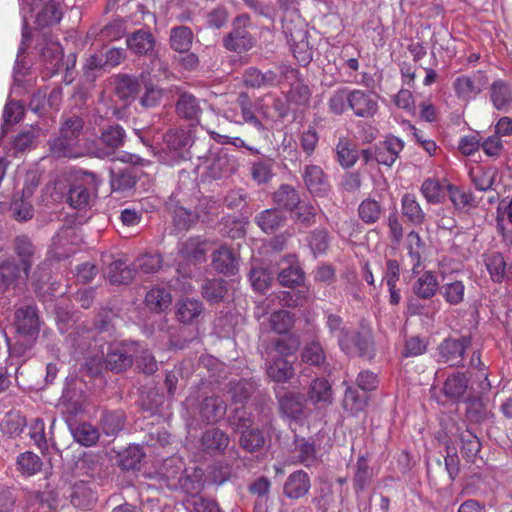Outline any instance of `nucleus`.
Wrapping results in <instances>:
<instances>
[{
    "label": "nucleus",
    "mask_w": 512,
    "mask_h": 512,
    "mask_svg": "<svg viewBox=\"0 0 512 512\" xmlns=\"http://www.w3.org/2000/svg\"><path fill=\"white\" fill-rule=\"evenodd\" d=\"M277 279L280 285L294 288L304 282V272L294 255H288L278 263Z\"/></svg>",
    "instance_id": "nucleus-15"
},
{
    "label": "nucleus",
    "mask_w": 512,
    "mask_h": 512,
    "mask_svg": "<svg viewBox=\"0 0 512 512\" xmlns=\"http://www.w3.org/2000/svg\"><path fill=\"white\" fill-rule=\"evenodd\" d=\"M376 162L380 165L392 167L404 149V142L396 137L389 136L375 145Z\"/></svg>",
    "instance_id": "nucleus-20"
},
{
    "label": "nucleus",
    "mask_w": 512,
    "mask_h": 512,
    "mask_svg": "<svg viewBox=\"0 0 512 512\" xmlns=\"http://www.w3.org/2000/svg\"><path fill=\"white\" fill-rule=\"evenodd\" d=\"M302 178L304 184L313 197L323 198L330 192V184L323 169L314 164L306 165L303 168Z\"/></svg>",
    "instance_id": "nucleus-11"
},
{
    "label": "nucleus",
    "mask_w": 512,
    "mask_h": 512,
    "mask_svg": "<svg viewBox=\"0 0 512 512\" xmlns=\"http://www.w3.org/2000/svg\"><path fill=\"white\" fill-rule=\"evenodd\" d=\"M212 266L218 273L234 275L238 270L235 254L227 246H221L212 254Z\"/></svg>",
    "instance_id": "nucleus-34"
},
{
    "label": "nucleus",
    "mask_w": 512,
    "mask_h": 512,
    "mask_svg": "<svg viewBox=\"0 0 512 512\" xmlns=\"http://www.w3.org/2000/svg\"><path fill=\"white\" fill-rule=\"evenodd\" d=\"M46 68L52 74L58 73L64 66L63 52L59 44L52 43L43 48L41 54Z\"/></svg>",
    "instance_id": "nucleus-52"
},
{
    "label": "nucleus",
    "mask_w": 512,
    "mask_h": 512,
    "mask_svg": "<svg viewBox=\"0 0 512 512\" xmlns=\"http://www.w3.org/2000/svg\"><path fill=\"white\" fill-rule=\"evenodd\" d=\"M175 110L180 118L198 123L203 109L200 100L190 92H180L175 105Z\"/></svg>",
    "instance_id": "nucleus-21"
},
{
    "label": "nucleus",
    "mask_w": 512,
    "mask_h": 512,
    "mask_svg": "<svg viewBox=\"0 0 512 512\" xmlns=\"http://www.w3.org/2000/svg\"><path fill=\"white\" fill-rule=\"evenodd\" d=\"M420 191L429 204H440L445 201L447 184L435 178H427L423 181Z\"/></svg>",
    "instance_id": "nucleus-41"
},
{
    "label": "nucleus",
    "mask_w": 512,
    "mask_h": 512,
    "mask_svg": "<svg viewBox=\"0 0 512 512\" xmlns=\"http://www.w3.org/2000/svg\"><path fill=\"white\" fill-rule=\"evenodd\" d=\"M184 198L180 192H173L165 202L171 216L173 230L177 233L191 229L197 223V216L183 206Z\"/></svg>",
    "instance_id": "nucleus-6"
},
{
    "label": "nucleus",
    "mask_w": 512,
    "mask_h": 512,
    "mask_svg": "<svg viewBox=\"0 0 512 512\" xmlns=\"http://www.w3.org/2000/svg\"><path fill=\"white\" fill-rule=\"evenodd\" d=\"M105 115L101 114L98 106L95 110V125L99 126V136L88 148V153L96 158L105 159L113 156L116 151L125 145L127 134L125 129L118 123L101 126Z\"/></svg>",
    "instance_id": "nucleus-2"
},
{
    "label": "nucleus",
    "mask_w": 512,
    "mask_h": 512,
    "mask_svg": "<svg viewBox=\"0 0 512 512\" xmlns=\"http://www.w3.org/2000/svg\"><path fill=\"white\" fill-rule=\"evenodd\" d=\"M301 360L309 365L320 367L325 363L326 354L318 341H311L305 344L301 351Z\"/></svg>",
    "instance_id": "nucleus-56"
},
{
    "label": "nucleus",
    "mask_w": 512,
    "mask_h": 512,
    "mask_svg": "<svg viewBox=\"0 0 512 512\" xmlns=\"http://www.w3.org/2000/svg\"><path fill=\"white\" fill-rule=\"evenodd\" d=\"M308 245L314 255L324 254L330 245V236L326 228H316L310 232L307 238Z\"/></svg>",
    "instance_id": "nucleus-62"
},
{
    "label": "nucleus",
    "mask_w": 512,
    "mask_h": 512,
    "mask_svg": "<svg viewBox=\"0 0 512 512\" xmlns=\"http://www.w3.org/2000/svg\"><path fill=\"white\" fill-rule=\"evenodd\" d=\"M311 489V479L304 470L291 473L283 484V494L291 500H298L306 496Z\"/></svg>",
    "instance_id": "nucleus-18"
},
{
    "label": "nucleus",
    "mask_w": 512,
    "mask_h": 512,
    "mask_svg": "<svg viewBox=\"0 0 512 512\" xmlns=\"http://www.w3.org/2000/svg\"><path fill=\"white\" fill-rule=\"evenodd\" d=\"M311 90L308 85L298 80L293 83L286 94V100L289 104L297 107L307 106L310 102Z\"/></svg>",
    "instance_id": "nucleus-55"
},
{
    "label": "nucleus",
    "mask_w": 512,
    "mask_h": 512,
    "mask_svg": "<svg viewBox=\"0 0 512 512\" xmlns=\"http://www.w3.org/2000/svg\"><path fill=\"white\" fill-rule=\"evenodd\" d=\"M382 214L381 204L371 198L363 200L358 207V215L366 224L376 223Z\"/></svg>",
    "instance_id": "nucleus-63"
},
{
    "label": "nucleus",
    "mask_w": 512,
    "mask_h": 512,
    "mask_svg": "<svg viewBox=\"0 0 512 512\" xmlns=\"http://www.w3.org/2000/svg\"><path fill=\"white\" fill-rule=\"evenodd\" d=\"M106 275L112 284H128L136 274L133 264L128 265L124 260L118 259L108 265Z\"/></svg>",
    "instance_id": "nucleus-37"
},
{
    "label": "nucleus",
    "mask_w": 512,
    "mask_h": 512,
    "mask_svg": "<svg viewBox=\"0 0 512 512\" xmlns=\"http://www.w3.org/2000/svg\"><path fill=\"white\" fill-rule=\"evenodd\" d=\"M139 352V343L121 341L108 346L104 357V366L114 373H121L133 365L134 357Z\"/></svg>",
    "instance_id": "nucleus-4"
},
{
    "label": "nucleus",
    "mask_w": 512,
    "mask_h": 512,
    "mask_svg": "<svg viewBox=\"0 0 512 512\" xmlns=\"http://www.w3.org/2000/svg\"><path fill=\"white\" fill-rule=\"evenodd\" d=\"M440 289L436 276L431 271L424 272L414 283L413 292L421 299H430Z\"/></svg>",
    "instance_id": "nucleus-43"
},
{
    "label": "nucleus",
    "mask_w": 512,
    "mask_h": 512,
    "mask_svg": "<svg viewBox=\"0 0 512 512\" xmlns=\"http://www.w3.org/2000/svg\"><path fill=\"white\" fill-rule=\"evenodd\" d=\"M319 208L311 202L300 201V205L292 211V217L296 223L305 228L316 223Z\"/></svg>",
    "instance_id": "nucleus-50"
},
{
    "label": "nucleus",
    "mask_w": 512,
    "mask_h": 512,
    "mask_svg": "<svg viewBox=\"0 0 512 512\" xmlns=\"http://www.w3.org/2000/svg\"><path fill=\"white\" fill-rule=\"evenodd\" d=\"M250 23L248 14L237 16L232 23V30L223 37L222 44L225 49L231 52L243 53L254 46V38L246 27Z\"/></svg>",
    "instance_id": "nucleus-5"
},
{
    "label": "nucleus",
    "mask_w": 512,
    "mask_h": 512,
    "mask_svg": "<svg viewBox=\"0 0 512 512\" xmlns=\"http://www.w3.org/2000/svg\"><path fill=\"white\" fill-rule=\"evenodd\" d=\"M193 41V32L187 26L174 27L170 33V46L179 53L190 50Z\"/></svg>",
    "instance_id": "nucleus-45"
},
{
    "label": "nucleus",
    "mask_w": 512,
    "mask_h": 512,
    "mask_svg": "<svg viewBox=\"0 0 512 512\" xmlns=\"http://www.w3.org/2000/svg\"><path fill=\"white\" fill-rule=\"evenodd\" d=\"M227 412V404L216 395L203 398L197 405V417L205 424H215L222 420Z\"/></svg>",
    "instance_id": "nucleus-13"
},
{
    "label": "nucleus",
    "mask_w": 512,
    "mask_h": 512,
    "mask_svg": "<svg viewBox=\"0 0 512 512\" xmlns=\"http://www.w3.org/2000/svg\"><path fill=\"white\" fill-rule=\"evenodd\" d=\"M62 15L60 3L56 0H47L36 15V23L41 28L52 26L60 22Z\"/></svg>",
    "instance_id": "nucleus-42"
},
{
    "label": "nucleus",
    "mask_w": 512,
    "mask_h": 512,
    "mask_svg": "<svg viewBox=\"0 0 512 512\" xmlns=\"http://www.w3.org/2000/svg\"><path fill=\"white\" fill-rule=\"evenodd\" d=\"M171 303V295L165 288H153L145 296L146 306L153 312L164 311Z\"/></svg>",
    "instance_id": "nucleus-47"
},
{
    "label": "nucleus",
    "mask_w": 512,
    "mask_h": 512,
    "mask_svg": "<svg viewBox=\"0 0 512 512\" xmlns=\"http://www.w3.org/2000/svg\"><path fill=\"white\" fill-rule=\"evenodd\" d=\"M284 33L298 63L302 66L308 65L313 58V52L307 39V30L299 28L292 31L285 27Z\"/></svg>",
    "instance_id": "nucleus-12"
},
{
    "label": "nucleus",
    "mask_w": 512,
    "mask_h": 512,
    "mask_svg": "<svg viewBox=\"0 0 512 512\" xmlns=\"http://www.w3.org/2000/svg\"><path fill=\"white\" fill-rule=\"evenodd\" d=\"M377 95L362 89H350L349 109L359 118H372L378 111Z\"/></svg>",
    "instance_id": "nucleus-8"
},
{
    "label": "nucleus",
    "mask_w": 512,
    "mask_h": 512,
    "mask_svg": "<svg viewBox=\"0 0 512 512\" xmlns=\"http://www.w3.org/2000/svg\"><path fill=\"white\" fill-rule=\"evenodd\" d=\"M126 423V414L123 410H105L102 412L99 426L108 437H116Z\"/></svg>",
    "instance_id": "nucleus-30"
},
{
    "label": "nucleus",
    "mask_w": 512,
    "mask_h": 512,
    "mask_svg": "<svg viewBox=\"0 0 512 512\" xmlns=\"http://www.w3.org/2000/svg\"><path fill=\"white\" fill-rule=\"evenodd\" d=\"M230 443L229 435L217 428L205 430L200 438V450L208 455H221L225 452Z\"/></svg>",
    "instance_id": "nucleus-16"
},
{
    "label": "nucleus",
    "mask_w": 512,
    "mask_h": 512,
    "mask_svg": "<svg viewBox=\"0 0 512 512\" xmlns=\"http://www.w3.org/2000/svg\"><path fill=\"white\" fill-rule=\"evenodd\" d=\"M127 48L137 56H153L156 39L148 29H138L126 38Z\"/></svg>",
    "instance_id": "nucleus-17"
},
{
    "label": "nucleus",
    "mask_w": 512,
    "mask_h": 512,
    "mask_svg": "<svg viewBox=\"0 0 512 512\" xmlns=\"http://www.w3.org/2000/svg\"><path fill=\"white\" fill-rule=\"evenodd\" d=\"M280 412L292 419H298L303 414L304 396L293 391L276 392Z\"/></svg>",
    "instance_id": "nucleus-22"
},
{
    "label": "nucleus",
    "mask_w": 512,
    "mask_h": 512,
    "mask_svg": "<svg viewBox=\"0 0 512 512\" xmlns=\"http://www.w3.org/2000/svg\"><path fill=\"white\" fill-rule=\"evenodd\" d=\"M488 82V76L483 71H476L470 75L458 76L453 82V89L460 100L468 102L480 94Z\"/></svg>",
    "instance_id": "nucleus-7"
},
{
    "label": "nucleus",
    "mask_w": 512,
    "mask_h": 512,
    "mask_svg": "<svg viewBox=\"0 0 512 512\" xmlns=\"http://www.w3.org/2000/svg\"><path fill=\"white\" fill-rule=\"evenodd\" d=\"M72 434L76 442L86 447L96 444L100 436L98 429L88 422L79 424Z\"/></svg>",
    "instance_id": "nucleus-59"
},
{
    "label": "nucleus",
    "mask_w": 512,
    "mask_h": 512,
    "mask_svg": "<svg viewBox=\"0 0 512 512\" xmlns=\"http://www.w3.org/2000/svg\"><path fill=\"white\" fill-rule=\"evenodd\" d=\"M201 293L211 304L222 302L228 293L227 282L221 278L208 279L202 284Z\"/></svg>",
    "instance_id": "nucleus-40"
},
{
    "label": "nucleus",
    "mask_w": 512,
    "mask_h": 512,
    "mask_svg": "<svg viewBox=\"0 0 512 512\" xmlns=\"http://www.w3.org/2000/svg\"><path fill=\"white\" fill-rule=\"evenodd\" d=\"M490 410L487 403L480 397H468L466 400V415L472 422H482L488 418Z\"/></svg>",
    "instance_id": "nucleus-57"
},
{
    "label": "nucleus",
    "mask_w": 512,
    "mask_h": 512,
    "mask_svg": "<svg viewBox=\"0 0 512 512\" xmlns=\"http://www.w3.org/2000/svg\"><path fill=\"white\" fill-rule=\"evenodd\" d=\"M83 179L73 180L66 202L74 209L86 210L95 198L101 179L93 172H82Z\"/></svg>",
    "instance_id": "nucleus-3"
},
{
    "label": "nucleus",
    "mask_w": 512,
    "mask_h": 512,
    "mask_svg": "<svg viewBox=\"0 0 512 512\" xmlns=\"http://www.w3.org/2000/svg\"><path fill=\"white\" fill-rule=\"evenodd\" d=\"M448 434L451 437L456 436L457 439L460 441V450L462 456L467 461L474 462L477 454L480 452L481 449V443L476 434H474L468 428L461 429L460 427H457L454 423L449 429Z\"/></svg>",
    "instance_id": "nucleus-19"
},
{
    "label": "nucleus",
    "mask_w": 512,
    "mask_h": 512,
    "mask_svg": "<svg viewBox=\"0 0 512 512\" xmlns=\"http://www.w3.org/2000/svg\"><path fill=\"white\" fill-rule=\"evenodd\" d=\"M447 193L454 207L458 210L477 206L475 197L468 190L452 184H447Z\"/></svg>",
    "instance_id": "nucleus-48"
},
{
    "label": "nucleus",
    "mask_w": 512,
    "mask_h": 512,
    "mask_svg": "<svg viewBox=\"0 0 512 512\" xmlns=\"http://www.w3.org/2000/svg\"><path fill=\"white\" fill-rule=\"evenodd\" d=\"M116 96L122 101L135 99L141 90V85L136 76L119 73L111 77Z\"/></svg>",
    "instance_id": "nucleus-23"
},
{
    "label": "nucleus",
    "mask_w": 512,
    "mask_h": 512,
    "mask_svg": "<svg viewBox=\"0 0 512 512\" xmlns=\"http://www.w3.org/2000/svg\"><path fill=\"white\" fill-rule=\"evenodd\" d=\"M469 379L465 373H454L445 380L443 393L450 400L459 401L468 396Z\"/></svg>",
    "instance_id": "nucleus-31"
},
{
    "label": "nucleus",
    "mask_w": 512,
    "mask_h": 512,
    "mask_svg": "<svg viewBox=\"0 0 512 512\" xmlns=\"http://www.w3.org/2000/svg\"><path fill=\"white\" fill-rule=\"evenodd\" d=\"M308 397L313 403H331L332 388L325 378H317L312 381L308 391Z\"/></svg>",
    "instance_id": "nucleus-53"
},
{
    "label": "nucleus",
    "mask_w": 512,
    "mask_h": 512,
    "mask_svg": "<svg viewBox=\"0 0 512 512\" xmlns=\"http://www.w3.org/2000/svg\"><path fill=\"white\" fill-rule=\"evenodd\" d=\"M108 72L101 51L89 54L82 66V75L87 83H94L99 76Z\"/></svg>",
    "instance_id": "nucleus-36"
},
{
    "label": "nucleus",
    "mask_w": 512,
    "mask_h": 512,
    "mask_svg": "<svg viewBox=\"0 0 512 512\" xmlns=\"http://www.w3.org/2000/svg\"><path fill=\"white\" fill-rule=\"evenodd\" d=\"M352 351L357 350L360 357L371 359L374 356V342L369 330H361L354 334L350 332Z\"/></svg>",
    "instance_id": "nucleus-44"
},
{
    "label": "nucleus",
    "mask_w": 512,
    "mask_h": 512,
    "mask_svg": "<svg viewBox=\"0 0 512 512\" xmlns=\"http://www.w3.org/2000/svg\"><path fill=\"white\" fill-rule=\"evenodd\" d=\"M72 183L73 181L66 175H59L52 183L47 185V191L50 193L53 201L66 202Z\"/></svg>",
    "instance_id": "nucleus-61"
},
{
    "label": "nucleus",
    "mask_w": 512,
    "mask_h": 512,
    "mask_svg": "<svg viewBox=\"0 0 512 512\" xmlns=\"http://www.w3.org/2000/svg\"><path fill=\"white\" fill-rule=\"evenodd\" d=\"M175 276L169 280V286L180 292H188L192 289L193 271L190 264L179 263Z\"/></svg>",
    "instance_id": "nucleus-49"
},
{
    "label": "nucleus",
    "mask_w": 512,
    "mask_h": 512,
    "mask_svg": "<svg viewBox=\"0 0 512 512\" xmlns=\"http://www.w3.org/2000/svg\"><path fill=\"white\" fill-rule=\"evenodd\" d=\"M470 345V337L447 338L438 346L439 355L442 361L450 366H459L462 364L465 351Z\"/></svg>",
    "instance_id": "nucleus-10"
},
{
    "label": "nucleus",
    "mask_w": 512,
    "mask_h": 512,
    "mask_svg": "<svg viewBox=\"0 0 512 512\" xmlns=\"http://www.w3.org/2000/svg\"><path fill=\"white\" fill-rule=\"evenodd\" d=\"M227 421L234 432L242 433L243 430L246 431L252 428L254 418L244 407H238L231 411Z\"/></svg>",
    "instance_id": "nucleus-51"
},
{
    "label": "nucleus",
    "mask_w": 512,
    "mask_h": 512,
    "mask_svg": "<svg viewBox=\"0 0 512 512\" xmlns=\"http://www.w3.org/2000/svg\"><path fill=\"white\" fill-rule=\"evenodd\" d=\"M439 292L447 303L458 305L464 300L465 285L459 280L446 282L440 286Z\"/></svg>",
    "instance_id": "nucleus-58"
},
{
    "label": "nucleus",
    "mask_w": 512,
    "mask_h": 512,
    "mask_svg": "<svg viewBox=\"0 0 512 512\" xmlns=\"http://www.w3.org/2000/svg\"><path fill=\"white\" fill-rule=\"evenodd\" d=\"M84 129V120L77 115L66 117L61 123L60 135L79 143V136Z\"/></svg>",
    "instance_id": "nucleus-64"
},
{
    "label": "nucleus",
    "mask_w": 512,
    "mask_h": 512,
    "mask_svg": "<svg viewBox=\"0 0 512 512\" xmlns=\"http://www.w3.org/2000/svg\"><path fill=\"white\" fill-rule=\"evenodd\" d=\"M138 179V171L135 167H127L118 171L110 170V186L115 192L132 190Z\"/></svg>",
    "instance_id": "nucleus-33"
},
{
    "label": "nucleus",
    "mask_w": 512,
    "mask_h": 512,
    "mask_svg": "<svg viewBox=\"0 0 512 512\" xmlns=\"http://www.w3.org/2000/svg\"><path fill=\"white\" fill-rule=\"evenodd\" d=\"M266 373L276 383H286L293 378V363L283 357H272L266 362Z\"/></svg>",
    "instance_id": "nucleus-27"
},
{
    "label": "nucleus",
    "mask_w": 512,
    "mask_h": 512,
    "mask_svg": "<svg viewBox=\"0 0 512 512\" xmlns=\"http://www.w3.org/2000/svg\"><path fill=\"white\" fill-rule=\"evenodd\" d=\"M204 311L200 300L181 298L176 304V317L183 324H194Z\"/></svg>",
    "instance_id": "nucleus-28"
},
{
    "label": "nucleus",
    "mask_w": 512,
    "mask_h": 512,
    "mask_svg": "<svg viewBox=\"0 0 512 512\" xmlns=\"http://www.w3.org/2000/svg\"><path fill=\"white\" fill-rule=\"evenodd\" d=\"M164 145L175 162L187 160L191 157L189 149L192 145V139L185 131L167 132L164 135Z\"/></svg>",
    "instance_id": "nucleus-14"
},
{
    "label": "nucleus",
    "mask_w": 512,
    "mask_h": 512,
    "mask_svg": "<svg viewBox=\"0 0 512 512\" xmlns=\"http://www.w3.org/2000/svg\"><path fill=\"white\" fill-rule=\"evenodd\" d=\"M287 216L279 208H269L254 217L256 225L266 234H273L286 224Z\"/></svg>",
    "instance_id": "nucleus-24"
},
{
    "label": "nucleus",
    "mask_w": 512,
    "mask_h": 512,
    "mask_svg": "<svg viewBox=\"0 0 512 512\" xmlns=\"http://www.w3.org/2000/svg\"><path fill=\"white\" fill-rule=\"evenodd\" d=\"M269 326L277 334H286L294 324V316L289 311L277 310L269 317Z\"/></svg>",
    "instance_id": "nucleus-60"
},
{
    "label": "nucleus",
    "mask_w": 512,
    "mask_h": 512,
    "mask_svg": "<svg viewBox=\"0 0 512 512\" xmlns=\"http://www.w3.org/2000/svg\"><path fill=\"white\" fill-rule=\"evenodd\" d=\"M14 326L18 339L14 344L6 337L8 351L11 356H24L33 347L40 330V318L35 305L26 304L16 308Z\"/></svg>",
    "instance_id": "nucleus-1"
},
{
    "label": "nucleus",
    "mask_w": 512,
    "mask_h": 512,
    "mask_svg": "<svg viewBox=\"0 0 512 512\" xmlns=\"http://www.w3.org/2000/svg\"><path fill=\"white\" fill-rule=\"evenodd\" d=\"M239 446L247 452L254 453L261 450L265 443L263 432L258 428H251L240 433Z\"/></svg>",
    "instance_id": "nucleus-46"
},
{
    "label": "nucleus",
    "mask_w": 512,
    "mask_h": 512,
    "mask_svg": "<svg viewBox=\"0 0 512 512\" xmlns=\"http://www.w3.org/2000/svg\"><path fill=\"white\" fill-rule=\"evenodd\" d=\"M50 154L55 158H79L84 155V150L79 143L58 135L48 141Z\"/></svg>",
    "instance_id": "nucleus-26"
},
{
    "label": "nucleus",
    "mask_w": 512,
    "mask_h": 512,
    "mask_svg": "<svg viewBox=\"0 0 512 512\" xmlns=\"http://www.w3.org/2000/svg\"><path fill=\"white\" fill-rule=\"evenodd\" d=\"M14 246L15 252L20 259L22 270L25 276L28 277L29 271L33 264L35 246L25 235L17 236L14 240Z\"/></svg>",
    "instance_id": "nucleus-39"
},
{
    "label": "nucleus",
    "mask_w": 512,
    "mask_h": 512,
    "mask_svg": "<svg viewBox=\"0 0 512 512\" xmlns=\"http://www.w3.org/2000/svg\"><path fill=\"white\" fill-rule=\"evenodd\" d=\"M490 99L497 110L506 111L512 106V87L503 80H496L490 87Z\"/></svg>",
    "instance_id": "nucleus-35"
},
{
    "label": "nucleus",
    "mask_w": 512,
    "mask_h": 512,
    "mask_svg": "<svg viewBox=\"0 0 512 512\" xmlns=\"http://www.w3.org/2000/svg\"><path fill=\"white\" fill-rule=\"evenodd\" d=\"M208 175L213 179H223L231 176L237 169L236 160L223 150L210 151L205 157Z\"/></svg>",
    "instance_id": "nucleus-9"
},
{
    "label": "nucleus",
    "mask_w": 512,
    "mask_h": 512,
    "mask_svg": "<svg viewBox=\"0 0 512 512\" xmlns=\"http://www.w3.org/2000/svg\"><path fill=\"white\" fill-rule=\"evenodd\" d=\"M207 244L198 236L190 237L179 245V255L189 263L200 264L206 259Z\"/></svg>",
    "instance_id": "nucleus-25"
},
{
    "label": "nucleus",
    "mask_w": 512,
    "mask_h": 512,
    "mask_svg": "<svg viewBox=\"0 0 512 512\" xmlns=\"http://www.w3.org/2000/svg\"><path fill=\"white\" fill-rule=\"evenodd\" d=\"M402 215L413 225L424 223L426 214L421 208L416 196L411 193H405L401 198Z\"/></svg>",
    "instance_id": "nucleus-38"
},
{
    "label": "nucleus",
    "mask_w": 512,
    "mask_h": 512,
    "mask_svg": "<svg viewBox=\"0 0 512 512\" xmlns=\"http://www.w3.org/2000/svg\"><path fill=\"white\" fill-rule=\"evenodd\" d=\"M326 326L330 334L337 337L340 349L346 354L352 353L350 330L344 325L343 319L338 315L328 314Z\"/></svg>",
    "instance_id": "nucleus-32"
},
{
    "label": "nucleus",
    "mask_w": 512,
    "mask_h": 512,
    "mask_svg": "<svg viewBox=\"0 0 512 512\" xmlns=\"http://www.w3.org/2000/svg\"><path fill=\"white\" fill-rule=\"evenodd\" d=\"M73 506L81 509L88 508L97 499L96 494L85 483H76L70 495Z\"/></svg>",
    "instance_id": "nucleus-54"
},
{
    "label": "nucleus",
    "mask_w": 512,
    "mask_h": 512,
    "mask_svg": "<svg viewBox=\"0 0 512 512\" xmlns=\"http://www.w3.org/2000/svg\"><path fill=\"white\" fill-rule=\"evenodd\" d=\"M273 203L280 210L294 211L300 205L301 197L298 190L290 184H281L272 194Z\"/></svg>",
    "instance_id": "nucleus-29"
}]
</instances>
